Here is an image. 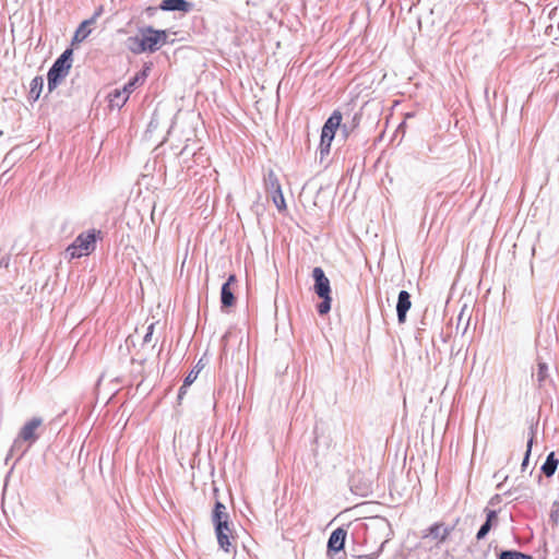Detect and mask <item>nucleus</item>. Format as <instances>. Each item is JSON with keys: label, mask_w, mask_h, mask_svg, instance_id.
I'll return each mask as SVG.
<instances>
[{"label": "nucleus", "mask_w": 559, "mask_h": 559, "mask_svg": "<svg viewBox=\"0 0 559 559\" xmlns=\"http://www.w3.org/2000/svg\"><path fill=\"white\" fill-rule=\"evenodd\" d=\"M43 419L40 417H33L27 420L22 428L17 437L14 439L13 444L10 449V452L21 450V453L17 457L20 460L27 450L39 439L40 433L37 430L41 427Z\"/></svg>", "instance_id": "nucleus-1"}, {"label": "nucleus", "mask_w": 559, "mask_h": 559, "mask_svg": "<svg viewBox=\"0 0 559 559\" xmlns=\"http://www.w3.org/2000/svg\"><path fill=\"white\" fill-rule=\"evenodd\" d=\"M73 62V50L67 48L52 63L48 73V91L52 92L69 74Z\"/></svg>", "instance_id": "nucleus-2"}, {"label": "nucleus", "mask_w": 559, "mask_h": 559, "mask_svg": "<svg viewBox=\"0 0 559 559\" xmlns=\"http://www.w3.org/2000/svg\"><path fill=\"white\" fill-rule=\"evenodd\" d=\"M96 230L93 229L88 233L80 234L73 243L68 247L67 251L72 258H80L84 253H90L95 249Z\"/></svg>", "instance_id": "nucleus-3"}, {"label": "nucleus", "mask_w": 559, "mask_h": 559, "mask_svg": "<svg viewBox=\"0 0 559 559\" xmlns=\"http://www.w3.org/2000/svg\"><path fill=\"white\" fill-rule=\"evenodd\" d=\"M142 43L144 44L145 51H157L167 40V33L163 29H155L152 26L140 28Z\"/></svg>", "instance_id": "nucleus-4"}, {"label": "nucleus", "mask_w": 559, "mask_h": 559, "mask_svg": "<svg viewBox=\"0 0 559 559\" xmlns=\"http://www.w3.org/2000/svg\"><path fill=\"white\" fill-rule=\"evenodd\" d=\"M193 8H194V4L187 0H163L157 8L148 7L146 9V13L148 16H152L158 9L163 10V11H169V12L179 11V12L188 13V12L192 11Z\"/></svg>", "instance_id": "nucleus-5"}, {"label": "nucleus", "mask_w": 559, "mask_h": 559, "mask_svg": "<svg viewBox=\"0 0 559 559\" xmlns=\"http://www.w3.org/2000/svg\"><path fill=\"white\" fill-rule=\"evenodd\" d=\"M360 120L361 112L359 111L342 114L340 130L344 140H347L356 132Z\"/></svg>", "instance_id": "nucleus-6"}, {"label": "nucleus", "mask_w": 559, "mask_h": 559, "mask_svg": "<svg viewBox=\"0 0 559 559\" xmlns=\"http://www.w3.org/2000/svg\"><path fill=\"white\" fill-rule=\"evenodd\" d=\"M312 277L314 281L313 290L318 297L320 296H330L331 295V286L330 281L326 277L324 271L317 266L312 271Z\"/></svg>", "instance_id": "nucleus-7"}, {"label": "nucleus", "mask_w": 559, "mask_h": 559, "mask_svg": "<svg viewBox=\"0 0 559 559\" xmlns=\"http://www.w3.org/2000/svg\"><path fill=\"white\" fill-rule=\"evenodd\" d=\"M454 530L453 526H444L443 523H433L431 526H429L424 534V538L430 537L431 539L436 540L438 544L444 543L452 531Z\"/></svg>", "instance_id": "nucleus-8"}, {"label": "nucleus", "mask_w": 559, "mask_h": 559, "mask_svg": "<svg viewBox=\"0 0 559 559\" xmlns=\"http://www.w3.org/2000/svg\"><path fill=\"white\" fill-rule=\"evenodd\" d=\"M347 531L343 527L334 530L328 539V554H336L344 549Z\"/></svg>", "instance_id": "nucleus-9"}, {"label": "nucleus", "mask_w": 559, "mask_h": 559, "mask_svg": "<svg viewBox=\"0 0 559 559\" xmlns=\"http://www.w3.org/2000/svg\"><path fill=\"white\" fill-rule=\"evenodd\" d=\"M412 307L411 294L407 290H401L397 296L396 314L399 323L406 321V314Z\"/></svg>", "instance_id": "nucleus-10"}, {"label": "nucleus", "mask_w": 559, "mask_h": 559, "mask_svg": "<svg viewBox=\"0 0 559 559\" xmlns=\"http://www.w3.org/2000/svg\"><path fill=\"white\" fill-rule=\"evenodd\" d=\"M532 378L537 383L539 389L545 388L547 383H551L552 380L549 374L548 364L538 359L537 368L533 371Z\"/></svg>", "instance_id": "nucleus-11"}, {"label": "nucleus", "mask_w": 559, "mask_h": 559, "mask_svg": "<svg viewBox=\"0 0 559 559\" xmlns=\"http://www.w3.org/2000/svg\"><path fill=\"white\" fill-rule=\"evenodd\" d=\"M214 528H215V534H216V538H217V543H218L219 547L224 551L229 552L230 547H231V543L229 540L230 533H231L230 527H229V520L222 522L221 527L214 526Z\"/></svg>", "instance_id": "nucleus-12"}, {"label": "nucleus", "mask_w": 559, "mask_h": 559, "mask_svg": "<svg viewBox=\"0 0 559 559\" xmlns=\"http://www.w3.org/2000/svg\"><path fill=\"white\" fill-rule=\"evenodd\" d=\"M102 9L96 11L91 19L84 20L76 28L72 38V44L82 43L91 34L88 26L95 23L96 19L100 15Z\"/></svg>", "instance_id": "nucleus-13"}, {"label": "nucleus", "mask_w": 559, "mask_h": 559, "mask_svg": "<svg viewBox=\"0 0 559 559\" xmlns=\"http://www.w3.org/2000/svg\"><path fill=\"white\" fill-rule=\"evenodd\" d=\"M151 71L150 64H144L143 69L139 71L133 78H131L128 83L123 85V90L131 95V93L138 87L144 84L146 81L148 73Z\"/></svg>", "instance_id": "nucleus-14"}, {"label": "nucleus", "mask_w": 559, "mask_h": 559, "mask_svg": "<svg viewBox=\"0 0 559 559\" xmlns=\"http://www.w3.org/2000/svg\"><path fill=\"white\" fill-rule=\"evenodd\" d=\"M130 95L123 88H115L107 96L110 108L121 109L128 102Z\"/></svg>", "instance_id": "nucleus-15"}, {"label": "nucleus", "mask_w": 559, "mask_h": 559, "mask_svg": "<svg viewBox=\"0 0 559 559\" xmlns=\"http://www.w3.org/2000/svg\"><path fill=\"white\" fill-rule=\"evenodd\" d=\"M341 120L342 112L340 110H334L324 122L321 132L324 134L335 135L336 131L340 129Z\"/></svg>", "instance_id": "nucleus-16"}, {"label": "nucleus", "mask_w": 559, "mask_h": 559, "mask_svg": "<svg viewBox=\"0 0 559 559\" xmlns=\"http://www.w3.org/2000/svg\"><path fill=\"white\" fill-rule=\"evenodd\" d=\"M226 520H229V514L227 513L226 506L219 500H216L212 511L213 525L221 527L222 522Z\"/></svg>", "instance_id": "nucleus-17"}, {"label": "nucleus", "mask_w": 559, "mask_h": 559, "mask_svg": "<svg viewBox=\"0 0 559 559\" xmlns=\"http://www.w3.org/2000/svg\"><path fill=\"white\" fill-rule=\"evenodd\" d=\"M558 464L559 460L556 457L555 452H550L540 467V473L550 478L556 473Z\"/></svg>", "instance_id": "nucleus-18"}, {"label": "nucleus", "mask_w": 559, "mask_h": 559, "mask_svg": "<svg viewBox=\"0 0 559 559\" xmlns=\"http://www.w3.org/2000/svg\"><path fill=\"white\" fill-rule=\"evenodd\" d=\"M44 87V78L40 75L35 76L29 84L28 100L36 102Z\"/></svg>", "instance_id": "nucleus-19"}, {"label": "nucleus", "mask_w": 559, "mask_h": 559, "mask_svg": "<svg viewBox=\"0 0 559 559\" xmlns=\"http://www.w3.org/2000/svg\"><path fill=\"white\" fill-rule=\"evenodd\" d=\"M126 47L135 55L146 52L141 35L128 37L126 40Z\"/></svg>", "instance_id": "nucleus-20"}, {"label": "nucleus", "mask_w": 559, "mask_h": 559, "mask_svg": "<svg viewBox=\"0 0 559 559\" xmlns=\"http://www.w3.org/2000/svg\"><path fill=\"white\" fill-rule=\"evenodd\" d=\"M264 187L266 192H272L282 188L278 177L273 169H269L264 175Z\"/></svg>", "instance_id": "nucleus-21"}, {"label": "nucleus", "mask_w": 559, "mask_h": 559, "mask_svg": "<svg viewBox=\"0 0 559 559\" xmlns=\"http://www.w3.org/2000/svg\"><path fill=\"white\" fill-rule=\"evenodd\" d=\"M221 304L222 308L231 307L235 304V295L228 284H223L221 288Z\"/></svg>", "instance_id": "nucleus-22"}, {"label": "nucleus", "mask_w": 559, "mask_h": 559, "mask_svg": "<svg viewBox=\"0 0 559 559\" xmlns=\"http://www.w3.org/2000/svg\"><path fill=\"white\" fill-rule=\"evenodd\" d=\"M497 557L498 559H533L531 555L514 549L501 550Z\"/></svg>", "instance_id": "nucleus-23"}, {"label": "nucleus", "mask_w": 559, "mask_h": 559, "mask_svg": "<svg viewBox=\"0 0 559 559\" xmlns=\"http://www.w3.org/2000/svg\"><path fill=\"white\" fill-rule=\"evenodd\" d=\"M269 193L271 194L272 201L278 211H283L286 209V203H285L282 188L274 190L272 192H269Z\"/></svg>", "instance_id": "nucleus-24"}, {"label": "nucleus", "mask_w": 559, "mask_h": 559, "mask_svg": "<svg viewBox=\"0 0 559 559\" xmlns=\"http://www.w3.org/2000/svg\"><path fill=\"white\" fill-rule=\"evenodd\" d=\"M321 302L317 306L318 313L320 316L326 314L331 310L332 297L330 296H320Z\"/></svg>", "instance_id": "nucleus-25"}, {"label": "nucleus", "mask_w": 559, "mask_h": 559, "mask_svg": "<svg viewBox=\"0 0 559 559\" xmlns=\"http://www.w3.org/2000/svg\"><path fill=\"white\" fill-rule=\"evenodd\" d=\"M533 442H534V432L532 431V435H531V437H530V439L527 441L526 452L524 454V457H523V461H522V464H521L522 472H524L526 469L527 465H528Z\"/></svg>", "instance_id": "nucleus-26"}, {"label": "nucleus", "mask_w": 559, "mask_h": 559, "mask_svg": "<svg viewBox=\"0 0 559 559\" xmlns=\"http://www.w3.org/2000/svg\"><path fill=\"white\" fill-rule=\"evenodd\" d=\"M484 512L486 513L485 522L490 524L493 527L497 526L498 525V511L489 509L488 507H486Z\"/></svg>", "instance_id": "nucleus-27"}, {"label": "nucleus", "mask_w": 559, "mask_h": 559, "mask_svg": "<svg viewBox=\"0 0 559 559\" xmlns=\"http://www.w3.org/2000/svg\"><path fill=\"white\" fill-rule=\"evenodd\" d=\"M384 544H385V542H383L380 545V547H379V549L377 551H373V552H371L369 555L352 556L350 559H378L380 554H381V551L383 550Z\"/></svg>", "instance_id": "nucleus-28"}, {"label": "nucleus", "mask_w": 559, "mask_h": 559, "mask_svg": "<svg viewBox=\"0 0 559 559\" xmlns=\"http://www.w3.org/2000/svg\"><path fill=\"white\" fill-rule=\"evenodd\" d=\"M492 527H493V526H491L490 524H488V523L484 522V523L481 524V526L479 527V530H478L477 534H476V539H477V540H481V539H484V538L487 536V534L490 532V530H491Z\"/></svg>", "instance_id": "nucleus-29"}, {"label": "nucleus", "mask_w": 559, "mask_h": 559, "mask_svg": "<svg viewBox=\"0 0 559 559\" xmlns=\"http://www.w3.org/2000/svg\"><path fill=\"white\" fill-rule=\"evenodd\" d=\"M199 371L192 369L183 380V386L189 388L198 378Z\"/></svg>", "instance_id": "nucleus-30"}, {"label": "nucleus", "mask_w": 559, "mask_h": 559, "mask_svg": "<svg viewBox=\"0 0 559 559\" xmlns=\"http://www.w3.org/2000/svg\"><path fill=\"white\" fill-rule=\"evenodd\" d=\"M550 520L555 523H559V509L557 507V503L555 502L550 512Z\"/></svg>", "instance_id": "nucleus-31"}, {"label": "nucleus", "mask_w": 559, "mask_h": 559, "mask_svg": "<svg viewBox=\"0 0 559 559\" xmlns=\"http://www.w3.org/2000/svg\"><path fill=\"white\" fill-rule=\"evenodd\" d=\"M334 138H335V135L324 134V133L321 132L320 144H329V145H331V143H332Z\"/></svg>", "instance_id": "nucleus-32"}, {"label": "nucleus", "mask_w": 559, "mask_h": 559, "mask_svg": "<svg viewBox=\"0 0 559 559\" xmlns=\"http://www.w3.org/2000/svg\"><path fill=\"white\" fill-rule=\"evenodd\" d=\"M331 145L329 144H319L321 159L324 158L325 155L330 153Z\"/></svg>", "instance_id": "nucleus-33"}, {"label": "nucleus", "mask_w": 559, "mask_h": 559, "mask_svg": "<svg viewBox=\"0 0 559 559\" xmlns=\"http://www.w3.org/2000/svg\"><path fill=\"white\" fill-rule=\"evenodd\" d=\"M187 390H188V388H185L183 384L179 388L178 395H177L178 403H181L183 396L187 393Z\"/></svg>", "instance_id": "nucleus-34"}, {"label": "nucleus", "mask_w": 559, "mask_h": 559, "mask_svg": "<svg viewBox=\"0 0 559 559\" xmlns=\"http://www.w3.org/2000/svg\"><path fill=\"white\" fill-rule=\"evenodd\" d=\"M501 501V497L500 495H495L493 497L490 498V500L488 501V506H497L498 503H500Z\"/></svg>", "instance_id": "nucleus-35"}, {"label": "nucleus", "mask_w": 559, "mask_h": 559, "mask_svg": "<svg viewBox=\"0 0 559 559\" xmlns=\"http://www.w3.org/2000/svg\"><path fill=\"white\" fill-rule=\"evenodd\" d=\"M237 283V277L235 274H230L227 281L224 284H228V287L231 288V285Z\"/></svg>", "instance_id": "nucleus-36"}, {"label": "nucleus", "mask_w": 559, "mask_h": 559, "mask_svg": "<svg viewBox=\"0 0 559 559\" xmlns=\"http://www.w3.org/2000/svg\"><path fill=\"white\" fill-rule=\"evenodd\" d=\"M152 336H153V334H148L146 332L145 335L143 336V344L150 343L152 341Z\"/></svg>", "instance_id": "nucleus-37"}, {"label": "nucleus", "mask_w": 559, "mask_h": 559, "mask_svg": "<svg viewBox=\"0 0 559 559\" xmlns=\"http://www.w3.org/2000/svg\"><path fill=\"white\" fill-rule=\"evenodd\" d=\"M154 326L155 324L154 323H151L147 328H146V332L148 334H153L154 333Z\"/></svg>", "instance_id": "nucleus-38"}]
</instances>
